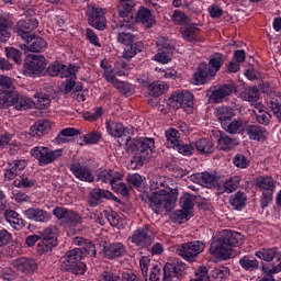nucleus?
Returning <instances> with one entry per match:
<instances>
[{"instance_id": "nucleus-1", "label": "nucleus", "mask_w": 281, "mask_h": 281, "mask_svg": "<svg viewBox=\"0 0 281 281\" xmlns=\"http://www.w3.org/2000/svg\"><path fill=\"white\" fill-rule=\"evenodd\" d=\"M150 192L148 204L156 214L173 210L177 203V189L170 188L164 178L151 179Z\"/></svg>"}, {"instance_id": "nucleus-2", "label": "nucleus", "mask_w": 281, "mask_h": 281, "mask_svg": "<svg viewBox=\"0 0 281 281\" xmlns=\"http://www.w3.org/2000/svg\"><path fill=\"white\" fill-rule=\"evenodd\" d=\"M245 243V236L236 231L224 229L220 236L211 243L210 254L222 260L232 258L231 247H240Z\"/></svg>"}, {"instance_id": "nucleus-3", "label": "nucleus", "mask_w": 281, "mask_h": 281, "mask_svg": "<svg viewBox=\"0 0 281 281\" xmlns=\"http://www.w3.org/2000/svg\"><path fill=\"white\" fill-rule=\"evenodd\" d=\"M127 153L134 155L132 164L144 166L149 155L155 150V138L140 137L134 140L127 139L125 143Z\"/></svg>"}, {"instance_id": "nucleus-4", "label": "nucleus", "mask_w": 281, "mask_h": 281, "mask_svg": "<svg viewBox=\"0 0 281 281\" xmlns=\"http://www.w3.org/2000/svg\"><path fill=\"white\" fill-rule=\"evenodd\" d=\"M124 179V175L114 170H103L98 176V181L101 183H110L112 190L122 196H128L131 189L126 183L120 182Z\"/></svg>"}, {"instance_id": "nucleus-5", "label": "nucleus", "mask_w": 281, "mask_h": 281, "mask_svg": "<svg viewBox=\"0 0 281 281\" xmlns=\"http://www.w3.org/2000/svg\"><path fill=\"white\" fill-rule=\"evenodd\" d=\"M203 251H205V244L200 240L189 241L177 248L178 256L188 262H194Z\"/></svg>"}, {"instance_id": "nucleus-6", "label": "nucleus", "mask_w": 281, "mask_h": 281, "mask_svg": "<svg viewBox=\"0 0 281 281\" xmlns=\"http://www.w3.org/2000/svg\"><path fill=\"white\" fill-rule=\"evenodd\" d=\"M31 155L40 162V166H48L54 164L56 159L63 157V149L52 150L47 147L36 146L31 149Z\"/></svg>"}, {"instance_id": "nucleus-7", "label": "nucleus", "mask_w": 281, "mask_h": 281, "mask_svg": "<svg viewBox=\"0 0 281 281\" xmlns=\"http://www.w3.org/2000/svg\"><path fill=\"white\" fill-rule=\"evenodd\" d=\"M86 14L91 27L100 32L106 29V9L89 4Z\"/></svg>"}, {"instance_id": "nucleus-8", "label": "nucleus", "mask_w": 281, "mask_h": 281, "mask_svg": "<svg viewBox=\"0 0 281 281\" xmlns=\"http://www.w3.org/2000/svg\"><path fill=\"white\" fill-rule=\"evenodd\" d=\"M131 240L137 247H148L153 245V240H155V232L150 225H144L133 232Z\"/></svg>"}, {"instance_id": "nucleus-9", "label": "nucleus", "mask_w": 281, "mask_h": 281, "mask_svg": "<svg viewBox=\"0 0 281 281\" xmlns=\"http://www.w3.org/2000/svg\"><path fill=\"white\" fill-rule=\"evenodd\" d=\"M186 271V263L183 261L173 258L169 259L164 267V278L162 281H175L179 280Z\"/></svg>"}, {"instance_id": "nucleus-10", "label": "nucleus", "mask_w": 281, "mask_h": 281, "mask_svg": "<svg viewBox=\"0 0 281 281\" xmlns=\"http://www.w3.org/2000/svg\"><path fill=\"white\" fill-rule=\"evenodd\" d=\"M168 106L177 111L182 106H193L194 104V94L190 91L175 92L168 100Z\"/></svg>"}, {"instance_id": "nucleus-11", "label": "nucleus", "mask_w": 281, "mask_h": 281, "mask_svg": "<svg viewBox=\"0 0 281 281\" xmlns=\"http://www.w3.org/2000/svg\"><path fill=\"white\" fill-rule=\"evenodd\" d=\"M236 91L234 85H223L217 89L206 91V98L211 104H221L225 98H229Z\"/></svg>"}, {"instance_id": "nucleus-12", "label": "nucleus", "mask_w": 281, "mask_h": 281, "mask_svg": "<svg viewBox=\"0 0 281 281\" xmlns=\"http://www.w3.org/2000/svg\"><path fill=\"white\" fill-rule=\"evenodd\" d=\"M69 170L79 181H85L86 183H93V181H95L90 166L74 162L69 166Z\"/></svg>"}, {"instance_id": "nucleus-13", "label": "nucleus", "mask_w": 281, "mask_h": 281, "mask_svg": "<svg viewBox=\"0 0 281 281\" xmlns=\"http://www.w3.org/2000/svg\"><path fill=\"white\" fill-rule=\"evenodd\" d=\"M38 27V21L36 19L20 20L15 25V33L23 41L29 40L32 35V31Z\"/></svg>"}, {"instance_id": "nucleus-14", "label": "nucleus", "mask_w": 281, "mask_h": 281, "mask_svg": "<svg viewBox=\"0 0 281 281\" xmlns=\"http://www.w3.org/2000/svg\"><path fill=\"white\" fill-rule=\"evenodd\" d=\"M103 256L108 260H115L126 256V245L122 241H114L103 247Z\"/></svg>"}, {"instance_id": "nucleus-15", "label": "nucleus", "mask_w": 281, "mask_h": 281, "mask_svg": "<svg viewBox=\"0 0 281 281\" xmlns=\"http://www.w3.org/2000/svg\"><path fill=\"white\" fill-rule=\"evenodd\" d=\"M80 254H81L80 250L67 251L66 255L59 261L60 271H69L71 273L74 271V267L76 266V262H79V260H82L80 258Z\"/></svg>"}, {"instance_id": "nucleus-16", "label": "nucleus", "mask_w": 281, "mask_h": 281, "mask_svg": "<svg viewBox=\"0 0 281 281\" xmlns=\"http://www.w3.org/2000/svg\"><path fill=\"white\" fill-rule=\"evenodd\" d=\"M12 267L16 269V271H21V273H34V271L38 269L36 260L25 257L13 260Z\"/></svg>"}, {"instance_id": "nucleus-17", "label": "nucleus", "mask_w": 281, "mask_h": 281, "mask_svg": "<svg viewBox=\"0 0 281 281\" xmlns=\"http://www.w3.org/2000/svg\"><path fill=\"white\" fill-rule=\"evenodd\" d=\"M47 68V61L45 57L33 58L31 61L25 64V74L26 76H38L43 74Z\"/></svg>"}, {"instance_id": "nucleus-18", "label": "nucleus", "mask_w": 281, "mask_h": 281, "mask_svg": "<svg viewBox=\"0 0 281 281\" xmlns=\"http://www.w3.org/2000/svg\"><path fill=\"white\" fill-rule=\"evenodd\" d=\"M23 214L29 221H35V223H47L52 221V214L38 207H30L25 210Z\"/></svg>"}, {"instance_id": "nucleus-19", "label": "nucleus", "mask_w": 281, "mask_h": 281, "mask_svg": "<svg viewBox=\"0 0 281 281\" xmlns=\"http://www.w3.org/2000/svg\"><path fill=\"white\" fill-rule=\"evenodd\" d=\"M9 168L4 170V181H12L25 170L27 162L25 160H13L8 162Z\"/></svg>"}, {"instance_id": "nucleus-20", "label": "nucleus", "mask_w": 281, "mask_h": 281, "mask_svg": "<svg viewBox=\"0 0 281 281\" xmlns=\"http://www.w3.org/2000/svg\"><path fill=\"white\" fill-rule=\"evenodd\" d=\"M24 47L27 52L41 54L47 49V41L41 36L33 35L25 41Z\"/></svg>"}, {"instance_id": "nucleus-21", "label": "nucleus", "mask_w": 281, "mask_h": 281, "mask_svg": "<svg viewBox=\"0 0 281 281\" xmlns=\"http://www.w3.org/2000/svg\"><path fill=\"white\" fill-rule=\"evenodd\" d=\"M190 181L198 183L203 188H214L216 186V176L207 171L199 172L190 176Z\"/></svg>"}, {"instance_id": "nucleus-22", "label": "nucleus", "mask_w": 281, "mask_h": 281, "mask_svg": "<svg viewBox=\"0 0 281 281\" xmlns=\"http://www.w3.org/2000/svg\"><path fill=\"white\" fill-rule=\"evenodd\" d=\"M136 23H142L145 27L150 30L157 21L153 16L150 9L142 7L136 13Z\"/></svg>"}, {"instance_id": "nucleus-23", "label": "nucleus", "mask_w": 281, "mask_h": 281, "mask_svg": "<svg viewBox=\"0 0 281 281\" xmlns=\"http://www.w3.org/2000/svg\"><path fill=\"white\" fill-rule=\"evenodd\" d=\"M52 130V123L48 120L37 121L34 125L30 128L31 137H45L47 133Z\"/></svg>"}, {"instance_id": "nucleus-24", "label": "nucleus", "mask_w": 281, "mask_h": 281, "mask_svg": "<svg viewBox=\"0 0 281 281\" xmlns=\"http://www.w3.org/2000/svg\"><path fill=\"white\" fill-rule=\"evenodd\" d=\"M268 105L278 122H281V92H270L268 98Z\"/></svg>"}, {"instance_id": "nucleus-25", "label": "nucleus", "mask_w": 281, "mask_h": 281, "mask_svg": "<svg viewBox=\"0 0 281 281\" xmlns=\"http://www.w3.org/2000/svg\"><path fill=\"white\" fill-rule=\"evenodd\" d=\"M246 134L249 139H252L254 142H265V139H267V128L260 125H247Z\"/></svg>"}, {"instance_id": "nucleus-26", "label": "nucleus", "mask_w": 281, "mask_h": 281, "mask_svg": "<svg viewBox=\"0 0 281 281\" xmlns=\"http://www.w3.org/2000/svg\"><path fill=\"white\" fill-rule=\"evenodd\" d=\"M11 106H13L16 111H26V109H32V106H34V101L15 91Z\"/></svg>"}, {"instance_id": "nucleus-27", "label": "nucleus", "mask_w": 281, "mask_h": 281, "mask_svg": "<svg viewBox=\"0 0 281 281\" xmlns=\"http://www.w3.org/2000/svg\"><path fill=\"white\" fill-rule=\"evenodd\" d=\"M105 126L109 135L117 139H120V137H124V133H126V127H124V124L122 122L110 120V121H106Z\"/></svg>"}, {"instance_id": "nucleus-28", "label": "nucleus", "mask_w": 281, "mask_h": 281, "mask_svg": "<svg viewBox=\"0 0 281 281\" xmlns=\"http://www.w3.org/2000/svg\"><path fill=\"white\" fill-rule=\"evenodd\" d=\"M223 65H225V58L223 57V54L216 53L211 57L207 65L211 78H214L216 72L221 71V67H223Z\"/></svg>"}, {"instance_id": "nucleus-29", "label": "nucleus", "mask_w": 281, "mask_h": 281, "mask_svg": "<svg viewBox=\"0 0 281 281\" xmlns=\"http://www.w3.org/2000/svg\"><path fill=\"white\" fill-rule=\"evenodd\" d=\"M255 256H257V258H260V260H265L266 262H271L274 259H281V255L278 251V248H261L260 250L255 252Z\"/></svg>"}, {"instance_id": "nucleus-30", "label": "nucleus", "mask_w": 281, "mask_h": 281, "mask_svg": "<svg viewBox=\"0 0 281 281\" xmlns=\"http://www.w3.org/2000/svg\"><path fill=\"white\" fill-rule=\"evenodd\" d=\"M217 122L222 124L224 127L228 122H232V117H234V110L227 106H220L214 112Z\"/></svg>"}, {"instance_id": "nucleus-31", "label": "nucleus", "mask_w": 281, "mask_h": 281, "mask_svg": "<svg viewBox=\"0 0 281 281\" xmlns=\"http://www.w3.org/2000/svg\"><path fill=\"white\" fill-rule=\"evenodd\" d=\"M229 205L233 206V210H237L240 212V210H245L247 206V194L243 191H238L231 195L229 198Z\"/></svg>"}, {"instance_id": "nucleus-32", "label": "nucleus", "mask_w": 281, "mask_h": 281, "mask_svg": "<svg viewBox=\"0 0 281 281\" xmlns=\"http://www.w3.org/2000/svg\"><path fill=\"white\" fill-rule=\"evenodd\" d=\"M210 77V67L205 63H201L193 75V80L195 85H205L207 78Z\"/></svg>"}, {"instance_id": "nucleus-33", "label": "nucleus", "mask_w": 281, "mask_h": 281, "mask_svg": "<svg viewBox=\"0 0 281 281\" xmlns=\"http://www.w3.org/2000/svg\"><path fill=\"white\" fill-rule=\"evenodd\" d=\"M236 146H238V140H236V138L229 137L226 134H222L217 139V148L220 150H224L225 153L233 150V148H236Z\"/></svg>"}, {"instance_id": "nucleus-34", "label": "nucleus", "mask_w": 281, "mask_h": 281, "mask_svg": "<svg viewBox=\"0 0 281 281\" xmlns=\"http://www.w3.org/2000/svg\"><path fill=\"white\" fill-rule=\"evenodd\" d=\"M10 30H12V21L1 16L0 18V43H8V41H10V36H12V33L10 32Z\"/></svg>"}, {"instance_id": "nucleus-35", "label": "nucleus", "mask_w": 281, "mask_h": 281, "mask_svg": "<svg viewBox=\"0 0 281 281\" xmlns=\"http://www.w3.org/2000/svg\"><path fill=\"white\" fill-rule=\"evenodd\" d=\"M224 131L226 133H231L232 135H236L238 133H244L246 131L247 126H245V121L241 119L234 120L232 122H227L226 125H224Z\"/></svg>"}, {"instance_id": "nucleus-36", "label": "nucleus", "mask_w": 281, "mask_h": 281, "mask_svg": "<svg viewBox=\"0 0 281 281\" xmlns=\"http://www.w3.org/2000/svg\"><path fill=\"white\" fill-rule=\"evenodd\" d=\"M76 135H80V131L74 127H66L63 128L56 136L55 142L56 144H69V138L67 137H76Z\"/></svg>"}, {"instance_id": "nucleus-37", "label": "nucleus", "mask_w": 281, "mask_h": 281, "mask_svg": "<svg viewBox=\"0 0 281 281\" xmlns=\"http://www.w3.org/2000/svg\"><path fill=\"white\" fill-rule=\"evenodd\" d=\"M256 187L263 192H276V181L271 177H258L256 179Z\"/></svg>"}, {"instance_id": "nucleus-38", "label": "nucleus", "mask_w": 281, "mask_h": 281, "mask_svg": "<svg viewBox=\"0 0 281 281\" xmlns=\"http://www.w3.org/2000/svg\"><path fill=\"white\" fill-rule=\"evenodd\" d=\"M148 93L153 95V98H159V95H164L166 91H168V85L164 81H155L148 86Z\"/></svg>"}, {"instance_id": "nucleus-39", "label": "nucleus", "mask_w": 281, "mask_h": 281, "mask_svg": "<svg viewBox=\"0 0 281 281\" xmlns=\"http://www.w3.org/2000/svg\"><path fill=\"white\" fill-rule=\"evenodd\" d=\"M142 49H144V44H142V42L126 45L123 52V58H125V60H131V58H135V56L142 52Z\"/></svg>"}, {"instance_id": "nucleus-40", "label": "nucleus", "mask_w": 281, "mask_h": 281, "mask_svg": "<svg viewBox=\"0 0 281 281\" xmlns=\"http://www.w3.org/2000/svg\"><path fill=\"white\" fill-rule=\"evenodd\" d=\"M168 148H175L179 146L181 142V135L176 128H169L165 132Z\"/></svg>"}, {"instance_id": "nucleus-41", "label": "nucleus", "mask_w": 281, "mask_h": 281, "mask_svg": "<svg viewBox=\"0 0 281 281\" xmlns=\"http://www.w3.org/2000/svg\"><path fill=\"white\" fill-rule=\"evenodd\" d=\"M241 100L246 102H258L260 98V90L257 87H248L240 92Z\"/></svg>"}, {"instance_id": "nucleus-42", "label": "nucleus", "mask_w": 281, "mask_h": 281, "mask_svg": "<svg viewBox=\"0 0 281 281\" xmlns=\"http://www.w3.org/2000/svg\"><path fill=\"white\" fill-rule=\"evenodd\" d=\"M195 148L202 155H210V153H214V143L207 138H201L195 142Z\"/></svg>"}, {"instance_id": "nucleus-43", "label": "nucleus", "mask_w": 281, "mask_h": 281, "mask_svg": "<svg viewBox=\"0 0 281 281\" xmlns=\"http://www.w3.org/2000/svg\"><path fill=\"white\" fill-rule=\"evenodd\" d=\"M14 93L15 91L13 90H2L0 92V109H10L12 106Z\"/></svg>"}, {"instance_id": "nucleus-44", "label": "nucleus", "mask_w": 281, "mask_h": 281, "mask_svg": "<svg viewBox=\"0 0 281 281\" xmlns=\"http://www.w3.org/2000/svg\"><path fill=\"white\" fill-rule=\"evenodd\" d=\"M239 265L246 271H256L258 270V267H260V263L258 262V260L249 256H244L243 258H240Z\"/></svg>"}, {"instance_id": "nucleus-45", "label": "nucleus", "mask_w": 281, "mask_h": 281, "mask_svg": "<svg viewBox=\"0 0 281 281\" xmlns=\"http://www.w3.org/2000/svg\"><path fill=\"white\" fill-rule=\"evenodd\" d=\"M58 229L55 226H48L42 232V239L47 240L48 243H54L55 246H58Z\"/></svg>"}, {"instance_id": "nucleus-46", "label": "nucleus", "mask_w": 281, "mask_h": 281, "mask_svg": "<svg viewBox=\"0 0 281 281\" xmlns=\"http://www.w3.org/2000/svg\"><path fill=\"white\" fill-rule=\"evenodd\" d=\"M170 218L173 223H186V221H190V218H192V212L184 211V209L176 210L171 214Z\"/></svg>"}, {"instance_id": "nucleus-47", "label": "nucleus", "mask_w": 281, "mask_h": 281, "mask_svg": "<svg viewBox=\"0 0 281 281\" xmlns=\"http://www.w3.org/2000/svg\"><path fill=\"white\" fill-rule=\"evenodd\" d=\"M112 86L114 87V89H117V91H120V93H123V95H133V93H135V89L133 88V85L121 81L119 79H116Z\"/></svg>"}, {"instance_id": "nucleus-48", "label": "nucleus", "mask_w": 281, "mask_h": 281, "mask_svg": "<svg viewBox=\"0 0 281 281\" xmlns=\"http://www.w3.org/2000/svg\"><path fill=\"white\" fill-rule=\"evenodd\" d=\"M210 276L215 281L227 280L229 278V268L223 266L216 267L211 271Z\"/></svg>"}, {"instance_id": "nucleus-49", "label": "nucleus", "mask_w": 281, "mask_h": 281, "mask_svg": "<svg viewBox=\"0 0 281 281\" xmlns=\"http://www.w3.org/2000/svg\"><path fill=\"white\" fill-rule=\"evenodd\" d=\"M13 186L15 188L30 189V188H34L36 186V180L30 179L27 176L22 175V176H19V178H16L13 181Z\"/></svg>"}, {"instance_id": "nucleus-50", "label": "nucleus", "mask_w": 281, "mask_h": 281, "mask_svg": "<svg viewBox=\"0 0 281 281\" xmlns=\"http://www.w3.org/2000/svg\"><path fill=\"white\" fill-rule=\"evenodd\" d=\"M115 76H125V72L123 70H119L115 74V69H113L111 66L104 67L103 77L106 80V82H110V85H113L117 80Z\"/></svg>"}, {"instance_id": "nucleus-51", "label": "nucleus", "mask_w": 281, "mask_h": 281, "mask_svg": "<svg viewBox=\"0 0 281 281\" xmlns=\"http://www.w3.org/2000/svg\"><path fill=\"white\" fill-rule=\"evenodd\" d=\"M151 60L160 63L161 65H168V63L172 61V53L168 50H158V53L153 56Z\"/></svg>"}, {"instance_id": "nucleus-52", "label": "nucleus", "mask_w": 281, "mask_h": 281, "mask_svg": "<svg viewBox=\"0 0 281 281\" xmlns=\"http://www.w3.org/2000/svg\"><path fill=\"white\" fill-rule=\"evenodd\" d=\"M72 251H81L79 258L82 260L83 256H89V254H95V245L93 241L86 239L81 248H75Z\"/></svg>"}, {"instance_id": "nucleus-53", "label": "nucleus", "mask_w": 281, "mask_h": 281, "mask_svg": "<svg viewBox=\"0 0 281 281\" xmlns=\"http://www.w3.org/2000/svg\"><path fill=\"white\" fill-rule=\"evenodd\" d=\"M90 196L94 201H102V199H113V193L104 189H92L90 191Z\"/></svg>"}, {"instance_id": "nucleus-54", "label": "nucleus", "mask_w": 281, "mask_h": 281, "mask_svg": "<svg viewBox=\"0 0 281 281\" xmlns=\"http://www.w3.org/2000/svg\"><path fill=\"white\" fill-rule=\"evenodd\" d=\"M171 21L176 25H188L190 23V18L183 13L181 10H175L171 15Z\"/></svg>"}, {"instance_id": "nucleus-55", "label": "nucleus", "mask_w": 281, "mask_h": 281, "mask_svg": "<svg viewBox=\"0 0 281 281\" xmlns=\"http://www.w3.org/2000/svg\"><path fill=\"white\" fill-rule=\"evenodd\" d=\"M134 8H135L134 2L121 1V4L119 5V15L121 16V19H128Z\"/></svg>"}, {"instance_id": "nucleus-56", "label": "nucleus", "mask_w": 281, "mask_h": 281, "mask_svg": "<svg viewBox=\"0 0 281 281\" xmlns=\"http://www.w3.org/2000/svg\"><path fill=\"white\" fill-rule=\"evenodd\" d=\"M194 195L186 194L180 199V207L186 212H192L194 210Z\"/></svg>"}, {"instance_id": "nucleus-57", "label": "nucleus", "mask_w": 281, "mask_h": 281, "mask_svg": "<svg viewBox=\"0 0 281 281\" xmlns=\"http://www.w3.org/2000/svg\"><path fill=\"white\" fill-rule=\"evenodd\" d=\"M56 247L54 241H48L47 239H42L38 241L37 247H36V252L40 256H43V254H49Z\"/></svg>"}, {"instance_id": "nucleus-58", "label": "nucleus", "mask_w": 281, "mask_h": 281, "mask_svg": "<svg viewBox=\"0 0 281 281\" xmlns=\"http://www.w3.org/2000/svg\"><path fill=\"white\" fill-rule=\"evenodd\" d=\"M182 38L192 43V41H196L199 38V29L196 26H187L182 33Z\"/></svg>"}, {"instance_id": "nucleus-59", "label": "nucleus", "mask_w": 281, "mask_h": 281, "mask_svg": "<svg viewBox=\"0 0 281 281\" xmlns=\"http://www.w3.org/2000/svg\"><path fill=\"white\" fill-rule=\"evenodd\" d=\"M126 181L130 184V190L132 188H142V186L144 184V180L142 179V176L139 173H128L126 177Z\"/></svg>"}, {"instance_id": "nucleus-60", "label": "nucleus", "mask_w": 281, "mask_h": 281, "mask_svg": "<svg viewBox=\"0 0 281 281\" xmlns=\"http://www.w3.org/2000/svg\"><path fill=\"white\" fill-rule=\"evenodd\" d=\"M64 221L68 227H76V225H80V223H82V217L74 211H68Z\"/></svg>"}, {"instance_id": "nucleus-61", "label": "nucleus", "mask_w": 281, "mask_h": 281, "mask_svg": "<svg viewBox=\"0 0 281 281\" xmlns=\"http://www.w3.org/2000/svg\"><path fill=\"white\" fill-rule=\"evenodd\" d=\"M238 186H240V176H234V177H231L224 183V190L225 192L232 193L234 192V190L238 189Z\"/></svg>"}, {"instance_id": "nucleus-62", "label": "nucleus", "mask_w": 281, "mask_h": 281, "mask_svg": "<svg viewBox=\"0 0 281 281\" xmlns=\"http://www.w3.org/2000/svg\"><path fill=\"white\" fill-rule=\"evenodd\" d=\"M78 66L76 65H64L63 69L60 70L59 77L61 78H76V74H78Z\"/></svg>"}, {"instance_id": "nucleus-63", "label": "nucleus", "mask_w": 281, "mask_h": 281, "mask_svg": "<svg viewBox=\"0 0 281 281\" xmlns=\"http://www.w3.org/2000/svg\"><path fill=\"white\" fill-rule=\"evenodd\" d=\"M4 52H5L7 58H9L10 60H14V63L16 65H21V60H22L21 56H22V54L20 53L19 49H16L14 47H7L4 49Z\"/></svg>"}, {"instance_id": "nucleus-64", "label": "nucleus", "mask_w": 281, "mask_h": 281, "mask_svg": "<svg viewBox=\"0 0 281 281\" xmlns=\"http://www.w3.org/2000/svg\"><path fill=\"white\" fill-rule=\"evenodd\" d=\"M99 281H122L120 274L111 270H104L99 276Z\"/></svg>"}]
</instances>
